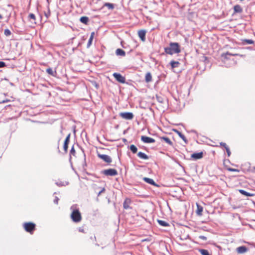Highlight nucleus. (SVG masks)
I'll return each mask as SVG.
<instances>
[{
    "label": "nucleus",
    "instance_id": "obj_1",
    "mask_svg": "<svg viewBox=\"0 0 255 255\" xmlns=\"http://www.w3.org/2000/svg\"><path fill=\"white\" fill-rule=\"evenodd\" d=\"M164 51L168 54L172 55L174 53H180L181 50L178 43L171 42L169 47L164 48Z\"/></svg>",
    "mask_w": 255,
    "mask_h": 255
},
{
    "label": "nucleus",
    "instance_id": "obj_2",
    "mask_svg": "<svg viewBox=\"0 0 255 255\" xmlns=\"http://www.w3.org/2000/svg\"><path fill=\"white\" fill-rule=\"evenodd\" d=\"M72 220L75 223H79L82 220L81 214L78 209L74 210L70 215Z\"/></svg>",
    "mask_w": 255,
    "mask_h": 255
},
{
    "label": "nucleus",
    "instance_id": "obj_3",
    "mask_svg": "<svg viewBox=\"0 0 255 255\" xmlns=\"http://www.w3.org/2000/svg\"><path fill=\"white\" fill-rule=\"evenodd\" d=\"M36 225L32 222H25L23 224L24 230L30 234H33L35 230Z\"/></svg>",
    "mask_w": 255,
    "mask_h": 255
},
{
    "label": "nucleus",
    "instance_id": "obj_4",
    "mask_svg": "<svg viewBox=\"0 0 255 255\" xmlns=\"http://www.w3.org/2000/svg\"><path fill=\"white\" fill-rule=\"evenodd\" d=\"M102 174L107 176H115L118 175V171L114 168L105 169L102 171Z\"/></svg>",
    "mask_w": 255,
    "mask_h": 255
},
{
    "label": "nucleus",
    "instance_id": "obj_5",
    "mask_svg": "<svg viewBox=\"0 0 255 255\" xmlns=\"http://www.w3.org/2000/svg\"><path fill=\"white\" fill-rule=\"evenodd\" d=\"M119 116L123 119L128 120H132L133 118V115L130 112L120 113Z\"/></svg>",
    "mask_w": 255,
    "mask_h": 255
},
{
    "label": "nucleus",
    "instance_id": "obj_6",
    "mask_svg": "<svg viewBox=\"0 0 255 255\" xmlns=\"http://www.w3.org/2000/svg\"><path fill=\"white\" fill-rule=\"evenodd\" d=\"M114 77L121 83H125L126 82L125 78L121 74L118 73H114L113 74Z\"/></svg>",
    "mask_w": 255,
    "mask_h": 255
},
{
    "label": "nucleus",
    "instance_id": "obj_7",
    "mask_svg": "<svg viewBox=\"0 0 255 255\" xmlns=\"http://www.w3.org/2000/svg\"><path fill=\"white\" fill-rule=\"evenodd\" d=\"M97 155L99 158H100L106 163H110L112 162V159L109 155L100 154V153H98Z\"/></svg>",
    "mask_w": 255,
    "mask_h": 255
},
{
    "label": "nucleus",
    "instance_id": "obj_8",
    "mask_svg": "<svg viewBox=\"0 0 255 255\" xmlns=\"http://www.w3.org/2000/svg\"><path fill=\"white\" fill-rule=\"evenodd\" d=\"M141 140L144 143H150L155 142V140L154 139L148 137L146 136L142 135L141 136Z\"/></svg>",
    "mask_w": 255,
    "mask_h": 255
},
{
    "label": "nucleus",
    "instance_id": "obj_9",
    "mask_svg": "<svg viewBox=\"0 0 255 255\" xmlns=\"http://www.w3.org/2000/svg\"><path fill=\"white\" fill-rule=\"evenodd\" d=\"M191 157L192 159L194 160L200 159L203 157V152L194 153L191 154Z\"/></svg>",
    "mask_w": 255,
    "mask_h": 255
},
{
    "label": "nucleus",
    "instance_id": "obj_10",
    "mask_svg": "<svg viewBox=\"0 0 255 255\" xmlns=\"http://www.w3.org/2000/svg\"><path fill=\"white\" fill-rule=\"evenodd\" d=\"M70 134H69L66 139H65V141H64V145H63V148H64V150L65 151V152H67V150H68V144L69 143V141H70Z\"/></svg>",
    "mask_w": 255,
    "mask_h": 255
},
{
    "label": "nucleus",
    "instance_id": "obj_11",
    "mask_svg": "<svg viewBox=\"0 0 255 255\" xmlns=\"http://www.w3.org/2000/svg\"><path fill=\"white\" fill-rule=\"evenodd\" d=\"M146 31L144 30H140L138 31V36L142 41L145 40Z\"/></svg>",
    "mask_w": 255,
    "mask_h": 255
},
{
    "label": "nucleus",
    "instance_id": "obj_12",
    "mask_svg": "<svg viewBox=\"0 0 255 255\" xmlns=\"http://www.w3.org/2000/svg\"><path fill=\"white\" fill-rule=\"evenodd\" d=\"M131 200L129 198H126L125 200V201L123 204V207L125 209H128L130 208L129 205L131 203Z\"/></svg>",
    "mask_w": 255,
    "mask_h": 255
},
{
    "label": "nucleus",
    "instance_id": "obj_13",
    "mask_svg": "<svg viewBox=\"0 0 255 255\" xmlns=\"http://www.w3.org/2000/svg\"><path fill=\"white\" fill-rule=\"evenodd\" d=\"M143 180L148 184H150L156 187L158 186V185L154 181V180L151 178L144 177L143 178Z\"/></svg>",
    "mask_w": 255,
    "mask_h": 255
},
{
    "label": "nucleus",
    "instance_id": "obj_14",
    "mask_svg": "<svg viewBox=\"0 0 255 255\" xmlns=\"http://www.w3.org/2000/svg\"><path fill=\"white\" fill-rule=\"evenodd\" d=\"M247 251L248 249L245 246H241L237 248V252L238 254H244Z\"/></svg>",
    "mask_w": 255,
    "mask_h": 255
},
{
    "label": "nucleus",
    "instance_id": "obj_15",
    "mask_svg": "<svg viewBox=\"0 0 255 255\" xmlns=\"http://www.w3.org/2000/svg\"><path fill=\"white\" fill-rule=\"evenodd\" d=\"M197 205V210H196V214L198 216H201L202 215V212L203 211V207L199 205L198 203L196 204Z\"/></svg>",
    "mask_w": 255,
    "mask_h": 255
},
{
    "label": "nucleus",
    "instance_id": "obj_16",
    "mask_svg": "<svg viewBox=\"0 0 255 255\" xmlns=\"http://www.w3.org/2000/svg\"><path fill=\"white\" fill-rule=\"evenodd\" d=\"M94 36H95V32H92L91 33V35H90V38H89V39L88 40V42L87 43V47L88 48L90 47V46L91 45Z\"/></svg>",
    "mask_w": 255,
    "mask_h": 255
},
{
    "label": "nucleus",
    "instance_id": "obj_17",
    "mask_svg": "<svg viewBox=\"0 0 255 255\" xmlns=\"http://www.w3.org/2000/svg\"><path fill=\"white\" fill-rule=\"evenodd\" d=\"M116 54L117 55L122 56H125L126 55L125 51L120 48H118L116 50Z\"/></svg>",
    "mask_w": 255,
    "mask_h": 255
},
{
    "label": "nucleus",
    "instance_id": "obj_18",
    "mask_svg": "<svg viewBox=\"0 0 255 255\" xmlns=\"http://www.w3.org/2000/svg\"><path fill=\"white\" fill-rule=\"evenodd\" d=\"M234 10L235 13H241L243 9L240 5H236L234 6Z\"/></svg>",
    "mask_w": 255,
    "mask_h": 255
},
{
    "label": "nucleus",
    "instance_id": "obj_19",
    "mask_svg": "<svg viewBox=\"0 0 255 255\" xmlns=\"http://www.w3.org/2000/svg\"><path fill=\"white\" fill-rule=\"evenodd\" d=\"M137 156L138 157H139L140 158H141V159H148V156L146 154H145L144 153L142 152H139L137 153Z\"/></svg>",
    "mask_w": 255,
    "mask_h": 255
},
{
    "label": "nucleus",
    "instance_id": "obj_20",
    "mask_svg": "<svg viewBox=\"0 0 255 255\" xmlns=\"http://www.w3.org/2000/svg\"><path fill=\"white\" fill-rule=\"evenodd\" d=\"M145 80L147 83H149L152 81V76L150 73L148 72L146 74L145 77Z\"/></svg>",
    "mask_w": 255,
    "mask_h": 255
},
{
    "label": "nucleus",
    "instance_id": "obj_21",
    "mask_svg": "<svg viewBox=\"0 0 255 255\" xmlns=\"http://www.w3.org/2000/svg\"><path fill=\"white\" fill-rule=\"evenodd\" d=\"M160 139L161 140H164L165 142H166L169 145H172L173 144V142L169 139V138L167 137H160Z\"/></svg>",
    "mask_w": 255,
    "mask_h": 255
},
{
    "label": "nucleus",
    "instance_id": "obj_22",
    "mask_svg": "<svg viewBox=\"0 0 255 255\" xmlns=\"http://www.w3.org/2000/svg\"><path fill=\"white\" fill-rule=\"evenodd\" d=\"M170 65L172 69L178 67L180 65V63L178 61H171L170 62Z\"/></svg>",
    "mask_w": 255,
    "mask_h": 255
},
{
    "label": "nucleus",
    "instance_id": "obj_23",
    "mask_svg": "<svg viewBox=\"0 0 255 255\" xmlns=\"http://www.w3.org/2000/svg\"><path fill=\"white\" fill-rule=\"evenodd\" d=\"M239 191L241 194H242V195H244L246 196L251 197V196H253L254 195L253 194L248 193V192H246V191L242 190V189L239 190Z\"/></svg>",
    "mask_w": 255,
    "mask_h": 255
},
{
    "label": "nucleus",
    "instance_id": "obj_24",
    "mask_svg": "<svg viewBox=\"0 0 255 255\" xmlns=\"http://www.w3.org/2000/svg\"><path fill=\"white\" fill-rule=\"evenodd\" d=\"M183 140L186 141V137L179 131L177 129L173 130Z\"/></svg>",
    "mask_w": 255,
    "mask_h": 255
},
{
    "label": "nucleus",
    "instance_id": "obj_25",
    "mask_svg": "<svg viewBox=\"0 0 255 255\" xmlns=\"http://www.w3.org/2000/svg\"><path fill=\"white\" fill-rule=\"evenodd\" d=\"M80 21L85 24H87L89 21V18L87 16H82L80 19Z\"/></svg>",
    "mask_w": 255,
    "mask_h": 255
},
{
    "label": "nucleus",
    "instance_id": "obj_26",
    "mask_svg": "<svg viewBox=\"0 0 255 255\" xmlns=\"http://www.w3.org/2000/svg\"><path fill=\"white\" fill-rule=\"evenodd\" d=\"M227 55H230V56H237L238 55V54L237 53H231L229 52H227L226 53H223L222 54V57H224L225 58H227Z\"/></svg>",
    "mask_w": 255,
    "mask_h": 255
},
{
    "label": "nucleus",
    "instance_id": "obj_27",
    "mask_svg": "<svg viewBox=\"0 0 255 255\" xmlns=\"http://www.w3.org/2000/svg\"><path fill=\"white\" fill-rule=\"evenodd\" d=\"M47 73L52 76H54V74L56 73V71H53L51 68H48L46 69Z\"/></svg>",
    "mask_w": 255,
    "mask_h": 255
},
{
    "label": "nucleus",
    "instance_id": "obj_28",
    "mask_svg": "<svg viewBox=\"0 0 255 255\" xmlns=\"http://www.w3.org/2000/svg\"><path fill=\"white\" fill-rule=\"evenodd\" d=\"M199 251L202 255H210L207 250L200 249Z\"/></svg>",
    "mask_w": 255,
    "mask_h": 255
},
{
    "label": "nucleus",
    "instance_id": "obj_29",
    "mask_svg": "<svg viewBox=\"0 0 255 255\" xmlns=\"http://www.w3.org/2000/svg\"><path fill=\"white\" fill-rule=\"evenodd\" d=\"M158 223L159 224V225H160L161 226H162L163 227H167L169 226L168 223H167V222H166L164 221L158 220Z\"/></svg>",
    "mask_w": 255,
    "mask_h": 255
},
{
    "label": "nucleus",
    "instance_id": "obj_30",
    "mask_svg": "<svg viewBox=\"0 0 255 255\" xmlns=\"http://www.w3.org/2000/svg\"><path fill=\"white\" fill-rule=\"evenodd\" d=\"M129 148L133 153H135L137 152V148L134 145H131Z\"/></svg>",
    "mask_w": 255,
    "mask_h": 255
},
{
    "label": "nucleus",
    "instance_id": "obj_31",
    "mask_svg": "<svg viewBox=\"0 0 255 255\" xmlns=\"http://www.w3.org/2000/svg\"><path fill=\"white\" fill-rule=\"evenodd\" d=\"M104 6L107 7L109 9H113L114 7V4L111 3H105Z\"/></svg>",
    "mask_w": 255,
    "mask_h": 255
},
{
    "label": "nucleus",
    "instance_id": "obj_32",
    "mask_svg": "<svg viewBox=\"0 0 255 255\" xmlns=\"http://www.w3.org/2000/svg\"><path fill=\"white\" fill-rule=\"evenodd\" d=\"M28 18L30 19H32L33 21H34V23H36L35 22V20H36V17H35V16L34 14L33 13H30L28 15Z\"/></svg>",
    "mask_w": 255,
    "mask_h": 255
},
{
    "label": "nucleus",
    "instance_id": "obj_33",
    "mask_svg": "<svg viewBox=\"0 0 255 255\" xmlns=\"http://www.w3.org/2000/svg\"><path fill=\"white\" fill-rule=\"evenodd\" d=\"M4 34L5 36H8L11 34V32L9 29H6L4 31Z\"/></svg>",
    "mask_w": 255,
    "mask_h": 255
},
{
    "label": "nucleus",
    "instance_id": "obj_34",
    "mask_svg": "<svg viewBox=\"0 0 255 255\" xmlns=\"http://www.w3.org/2000/svg\"><path fill=\"white\" fill-rule=\"evenodd\" d=\"M227 170L229 171H233V172H240V170L238 169H234V168H231V167H228L227 168Z\"/></svg>",
    "mask_w": 255,
    "mask_h": 255
},
{
    "label": "nucleus",
    "instance_id": "obj_35",
    "mask_svg": "<svg viewBox=\"0 0 255 255\" xmlns=\"http://www.w3.org/2000/svg\"><path fill=\"white\" fill-rule=\"evenodd\" d=\"M156 98L157 100L159 102H160V103H163V98H162L161 96H159L156 95Z\"/></svg>",
    "mask_w": 255,
    "mask_h": 255
},
{
    "label": "nucleus",
    "instance_id": "obj_36",
    "mask_svg": "<svg viewBox=\"0 0 255 255\" xmlns=\"http://www.w3.org/2000/svg\"><path fill=\"white\" fill-rule=\"evenodd\" d=\"M244 41L247 44H252L254 43V41L251 39H246Z\"/></svg>",
    "mask_w": 255,
    "mask_h": 255
},
{
    "label": "nucleus",
    "instance_id": "obj_37",
    "mask_svg": "<svg viewBox=\"0 0 255 255\" xmlns=\"http://www.w3.org/2000/svg\"><path fill=\"white\" fill-rule=\"evenodd\" d=\"M106 189L104 187L102 188L101 190L98 193V196H99L102 193L105 192Z\"/></svg>",
    "mask_w": 255,
    "mask_h": 255
},
{
    "label": "nucleus",
    "instance_id": "obj_38",
    "mask_svg": "<svg viewBox=\"0 0 255 255\" xmlns=\"http://www.w3.org/2000/svg\"><path fill=\"white\" fill-rule=\"evenodd\" d=\"M70 153L73 155H75V150L74 149V146L72 147V148L70 150Z\"/></svg>",
    "mask_w": 255,
    "mask_h": 255
},
{
    "label": "nucleus",
    "instance_id": "obj_39",
    "mask_svg": "<svg viewBox=\"0 0 255 255\" xmlns=\"http://www.w3.org/2000/svg\"><path fill=\"white\" fill-rule=\"evenodd\" d=\"M220 145H221L222 146H223V147H225V149H226V148H227V147H229L228 146V145L226 144V143H225V142H221V143H220Z\"/></svg>",
    "mask_w": 255,
    "mask_h": 255
},
{
    "label": "nucleus",
    "instance_id": "obj_40",
    "mask_svg": "<svg viewBox=\"0 0 255 255\" xmlns=\"http://www.w3.org/2000/svg\"><path fill=\"white\" fill-rule=\"evenodd\" d=\"M5 66V63L4 62L0 61V68L4 67Z\"/></svg>",
    "mask_w": 255,
    "mask_h": 255
},
{
    "label": "nucleus",
    "instance_id": "obj_41",
    "mask_svg": "<svg viewBox=\"0 0 255 255\" xmlns=\"http://www.w3.org/2000/svg\"><path fill=\"white\" fill-rule=\"evenodd\" d=\"M199 238L204 241H206L207 239V238L204 236H200L199 237Z\"/></svg>",
    "mask_w": 255,
    "mask_h": 255
},
{
    "label": "nucleus",
    "instance_id": "obj_42",
    "mask_svg": "<svg viewBox=\"0 0 255 255\" xmlns=\"http://www.w3.org/2000/svg\"><path fill=\"white\" fill-rule=\"evenodd\" d=\"M226 150V151H227V152L228 153V155L229 156L230 155V154H231V151L230 150L229 148V147H227Z\"/></svg>",
    "mask_w": 255,
    "mask_h": 255
},
{
    "label": "nucleus",
    "instance_id": "obj_43",
    "mask_svg": "<svg viewBox=\"0 0 255 255\" xmlns=\"http://www.w3.org/2000/svg\"><path fill=\"white\" fill-rule=\"evenodd\" d=\"M78 231L80 232H81V233H85V230L83 228H79L78 229Z\"/></svg>",
    "mask_w": 255,
    "mask_h": 255
},
{
    "label": "nucleus",
    "instance_id": "obj_44",
    "mask_svg": "<svg viewBox=\"0 0 255 255\" xmlns=\"http://www.w3.org/2000/svg\"><path fill=\"white\" fill-rule=\"evenodd\" d=\"M151 241V239H149V238H147V239H143L141 240V242H150Z\"/></svg>",
    "mask_w": 255,
    "mask_h": 255
},
{
    "label": "nucleus",
    "instance_id": "obj_45",
    "mask_svg": "<svg viewBox=\"0 0 255 255\" xmlns=\"http://www.w3.org/2000/svg\"><path fill=\"white\" fill-rule=\"evenodd\" d=\"M59 199L57 197H56V198L54 200V203H55L56 204H58Z\"/></svg>",
    "mask_w": 255,
    "mask_h": 255
},
{
    "label": "nucleus",
    "instance_id": "obj_46",
    "mask_svg": "<svg viewBox=\"0 0 255 255\" xmlns=\"http://www.w3.org/2000/svg\"><path fill=\"white\" fill-rule=\"evenodd\" d=\"M2 16L1 14H0V19H2Z\"/></svg>",
    "mask_w": 255,
    "mask_h": 255
},
{
    "label": "nucleus",
    "instance_id": "obj_47",
    "mask_svg": "<svg viewBox=\"0 0 255 255\" xmlns=\"http://www.w3.org/2000/svg\"><path fill=\"white\" fill-rule=\"evenodd\" d=\"M253 169L255 170V166L253 167Z\"/></svg>",
    "mask_w": 255,
    "mask_h": 255
},
{
    "label": "nucleus",
    "instance_id": "obj_48",
    "mask_svg": "<svg viewBox=\"0 0 255 255\" xmlns=\"http://www.w3.org/2000/svg\"><path fill=\"white\" fill-rule=\"evenodd\" d=\"M5 102H6V101H3L1 103H5Z\"/></svg>",
    "mask_w": 255,
    "mask_h": 255
}]
</instances>
